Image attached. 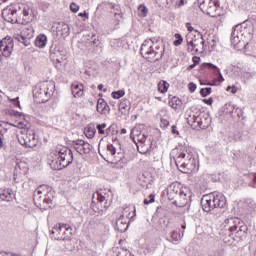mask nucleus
<instances>
[{
  "mask_svg": "<svg viewBox=\"0 0 256 256\" xmlns=\"http://www.w3.org/2000/svg\"><path fill=\"white\" fill-rule=\"evenodd\" d=\"M174 161L182 173L191 174L197 171V162L193 157V149L189 146H180L173 150Z\"/></svg>",
  "mask_w": 256,
  "mask_h": 256,
  "instance_id": "nucleus-1",
  "label": "nucleus"
},
{
  "mask_svg": "<svg viewBox=\"0 0 256 256\" xmlns=\"http://www.w3.org/2000/svg\"><path fill=\"white\" fill-rule=\"evenodd\" d=\"M48 163L51 169L61 171L73 163V151L66 146H59L49 153Z\"/></svg>",
  "mask_w": 256,
  "mask_h": 256,
  "instance_id": "nucleus-2",
  "label": "nucleus"
},
{
  "mask_svg": "<svg viewBox=\"0 0 256 256\" xmlns=\"http://www.w3.org/2000/svg\"><path fill=\"white\" fill-rule=\"evenodd\" d=\"M113 203V192L107 188H100L92 197L91 208L94 213H103Z\"/></svg>",
  "mask_w": 256,
  "mask_h": 256,
  "instance_id": "nucleus-3",
  "label": "nucleus"
},
{
  "mask_svg": "<svg viewBox=\"0 0 256 256\" xmlns=\"http://www.w3.org/2000/svg\"><path fill=\"white\" fill-rule=\"evenodd\" d=\"M140 53L147 61H159L165 53V47L160 42H153V40H145L141 46Z\"/></svg>",
  "mask_w": 256,
  "mask_h": 256,
  "instance_id": "nucleus-4",
  "label": "nucleus"
},
{
  "mask_svg": "<svg viewBox=\"0 0 256 256\" xmlns=\"http://www.w3.org/2000/svg\"><path fill=\"white\" fill-rule=\"evenodd\" d=\"M34 201L42 209H50L53 206V188L47 184L38 186L34 193Z\"/></svg>",
  "mask_w": 256,
  "mask_h": 256,
  "instance_id": "nucleus-5",
  "label": "nucleus"
},
{
  "mask_svg": "<svg viewBox=\"0 0 256 256\" xmlns=\"http://www.w3.org/2000/svg\"><path fill=\"white\" fill-rule=\"evenodd\" d=\"M55 91V84L50 81L40 82L33 89V97L36 103H47Z\"/></svg>",
  "mask_w": 256,
  "mask_h": 256,
  "instance_id": "nucleus-6",
  "label": "nucleus"
},
{
  "mask_svg": "<svg viewBox=\"0 0 256 256\" xmlns=\"http://www.w3.org/2000/svg\"><path fill=\"white\" fill-rule=\"evenodd\" d=\"M186 28L189 33L186 35V41L188 45V52L195 55V53H203L205 51V41L203 40V36L198 35L196 38L193 33V26L191 23H186Z\"/></svg>",
  "mask_w": 256,
  "mask_h": 256,
  "instance_id": "nucleus-7",
  "label": "nucleus"
},
{
  "mask_svg": "<svg viewBox=\"0 0 256 256\" xmlns=\"http://www.w3.org/2000/svg\"><path fill=\"white\" fill-rule=\"evenodd\" d=\"M224 229L236 237H243L247 232V226L237 217L226 219L224 221Z\"/></svg>",
  "mask_w": 256,
  "mask_h": 256,
  "instance_id": "nucleus-8",
  "label": "nucleus"
},
{
  "mask_svg": "<svg viewBox=\"0 0 256 256\" xmlns=\"http://www.w3.org/2000/svg\"><path fill=\"white\" fill-rule=\"evenodd\" d=\"M130 138L137 146L139 153H147V151L151 149V142L147 140V136L144 135L139 128L134 127L131 130Z\"/></svg>",
  "mask_w": 256,
  "mask_h": 256,
  "instance_id": "nucleus-9",
  "label": "nucleus"
},
{
  "mask_svg": "<svg viewBox=\"0 0 256 256\" xmlns=\"http://www.w3.org/2000/svg\"><path fill=\"white\" fill-rule=\"evenodd\" d=\"M199 8L210 17H221L219 0H199Z\"/></svg>",
  "mask_w": 256,
  "mask_h": 256,
  "instance_id": "nucleus-10",
  "label": "nucleus"
},
{
  "mask_svg": "<svg viewBox=\"0 0 256 256\" xmlns=\"http://www.w3.org/2000/svg\"><path fill=\"white\" fill-rule=\"evenodd\" d=\"M135 215V207L126 206L121 208V215L116 221V227L120 231H126L127 227H129L128 223L133 219Z\"/></svg>",
  "mask_w": 256,
  "mask_h": 256,
  "instance_id": "nucleus-11",
  "label": "nucleus"
},
{
  "mask_svg": "<svg viewBox=\"0 0 256 256\" xmlns=\"http://www.w3.org/2000/svg\"><path fill=\"white\" fill-rule=\"evenodd\" d=\"M18 142L22 147H37L38 140L35 137V132L33 130L22 129L17 135Z\"/></svg>",
  "mask_w": 256,
  "mask_h": 256,
  "instance_id": "nucleus-12",
  "label": "nucleus"
},
{
  "mask_svg": "<svg viewBox=\"0 0 256 256\" xmlns=\"http://www.w3.org/2000/svg\"><path fill=\"white\" fill-rule=\"evenodd\" d=\"M16 15H18V25H29L33 17V8L29 4H21L16 9Z\"/></svg>",
  "mask_w": 256,
  "mask_h": 256,
  "instance_id": "nucleus-13",
  "label": "nucleus"
},
{
  "mask_svg": "<svg viewBox=\"0 0 256 256\" xmlns=\"http://www.w3.org/2000/svg\"><path fill=\"white\" fill-rule=\"evenodd\" d=\"M187 121L192 127H199L200 129H206L209 125V119L205 118V114L203 112H193L189 115Z\"/></svg>",
  "mask_w": 256,
  "mask_h": 256,
  "instance_id": "nucleus-14",
  "label": "nucleus"
},
{
  "mask_svg": "<svg viewBox=\"0 0 256 256\" xmlns=\"http://www.w3.org/2000/svg\"><path fill=\"white\" fill-rule=\"evenodd\" d=\"M52 235L54 239L58 241H63L71 235V226L68 224H56L54 228L52 229Z\"/></svg>",
  "mask_w": 256,
  "mask_h": 256,
  "instance_id": "nucleus-15",
  "label": "nucleus"
},
{
  "mask_svg": "<svg viewBox=\"0 0 256 256\" xmlns=\"http://www.w3.org/2000/svg\"><path fill=\"white\" fill-rule=\"evenodd\" d=\"M96 131H98V135L100 137H112L113 141L117 139V135L119 133V130L115 128V126L110 125L107 127V123H101L96 125Z\"/></svg>",
  "mask_w": 256,
  "mask_h": 256,
  "instance_id": "nucleus-16",
  "label": "nucleus"
},
{
  "mask_svg": "<svg viewBox=\"0 0 256 256\" xmlns=\"http://www.w3.org/2000/svg\"><path fill=\"white\" fill-rule=\"evenodd\" d=\"M14 42L11 37H5L0 40V52L3 57H11L13 53Z\"/></svg>",
  "mask_w": 256,
  "mask_h": 256,
  "instance_id": "nucleus-17",
  "label": "nucleus"
},
{
  "mask_svg": "<svg viewBox=\"0 0 256 256\" xmlns=\"http://www.w3.org/2000/svg\"><path fill=\"white\" fill-rule=\"evenodd\" d=\"M27 171H29V166L27 165V162H18L14 171V181H16V183H19V181L23 179L24 175H27Z\"/></svg>",
  "mask_w": 256,
  "mask_h": 256,
  "instance_id": "nucleus-18",
  "label": "nucleus"
},
{
  "mask_svg": "<svg viewBox=\"0 0 256 256\" xmlns=\"http://www.w3.org/2000/svg\"><path fill=\"white\" fill-rule=\"evenodd\" d=\"M2 18L4 19V21H7V23H18L19 24L17 8H15V7L5 8L2 11Z\"/></svg>",
  "mask_w": 256,
  "mask_h": 256,
  "instance_id": "nucleus-19",
  "label": "nucleus"
},
{
  "mask_svg": "<svg viewBox=\"0 0 256 256\" xmlns=\"http://www.w3.org/2000/svg\"><path fill=\"white\" fill-rule=\"evenodd\" d=\"M203 67H205V69H210V71H212L214 75L218 76V79L214 80L212 83H209L208 85H221V83L225 81V78H223V75L221 74V70H219V68L215 64L204 63Z\"/></svg>",
  "mask_w": 256,
  "mask_h": 256,
  "instance_id": "nucleus-20",
  "label": "nucleus"
},
{
  "mask_svg": "<svg viewBox=\"0 0 256 256\" xmlns=\"http://www.w3.org/2000/svg\"><path fill=\"white\" fill-rule=\"evenodd\" d=\"M73 148L79 155H89L91 153V144L83 140H77L74 143Z\"/></svg>",
  "mask_w": 256,
  "mask_h": 256,
  "instance_id": "nucleus-21",
  "label": "nucleus"
},
{
  "mask_svg": "<svg viewBox=\"0 0 256 256\" xmlns=\"http://www.w3.org/2000/svg\"><path fill=\"white\" fill-rule=\"evenodd\" d=\"M201 205L203 211H205L206 213H209V211H213V209H215L213 194L204 195L201 200Z\"/></svg>",
  "mask_w": 256,
  "mask_h": 256,
  "instance_id": "nucleus-22",
  "label": "nucleus"
},
{
  "mask_svg": "<svg viewBox=\"0 0 256 256\" xmlns=\"http://www.w3.org/2000/svg\"><path fill=\"white\" fill-rule=\"evenodd\" d=\"M99 154L102 156V158L105 161H109L110 159H115V153H117V149L115 148V146H113V144H108L105 149L99 148Z\"/></svg>",
  "mask_w": 256,
  "mask_h": 256,
  "instance_id": "nucleus-23",
  "label": "nucleus"
},
{
  "mask_svg": "<svg viewBox=\"0 0 256 256\" xmlns=\"http://www.w3.org/2000/svg\"><path fill=\"white\" fill-rule=\"evenodd\" d=\"M181 191V184L175 182L169 185L167 189V196L170 201H174L176 197L182 193Z\"/></svg>",
  "mask_w": 256,
  "mask_h": 256,
  "instance_id": "nucleus-24",
  "label": "nucleus"
},
{
  "mask_svg": "<svg viewBox=\"0 0 256 256\" xmlns=\"http://www.w3.org/2000/svg\"><path fill=\"white\" fill-rule=\"evenodd\" d=\"M96 111L100 115H109V113H111V107H109V104H107L105 99L99 98L97 101Z\"/></svg>",
  "mask_w": 256,
  "mask_h": 256,
  "instance_id": "nucleus-25",
  "label": "nucleus"
},
{
  "mask_svg": "<svg viewBox=\"0 0 256 256\" xmlns=\"http://www.w3.org/2000/svg\"><path fill=\"white\" fill-rule=\"evenodd\" d=\"M71 93L75 98L83 97L85 94V86L82 83L74 82L71 85Z\"/></svg>",
  "mask_w": 256,
  "mask_h": 256,
  "instance_id": "nucleus-26",
  "label": "nucleus"
},
{
  "mask_svg": "<svg viewBox=\"0 0 256 256\" xmlns=\"http://www.w3.org/2000/svg\"><path fill=\"white\" fill-rule=\"evenodd\" d=\"M56 33L58 37H62V39H65V37H69L70 28L69 24L67 23H59L56 28Z\"/></svg>",
  "mask_w": 256,
  "mask_h": 256,
  "instance_id": "nucleus-27",
  "label": "nucleus"
},
{
  "mask_svg": "<svg viewBox=\"0 0 256 256\" xmlns=\"http://www.w3.org/2000/svg\"><path fill=\"white\" fill-rule=\"evenodd\" d=\"M212 200H214V207L223 209L227 205V199L223 194H212Z\"/></svg>",
  "mask_w": 256,
  "mask_h": 256,
  "instance_id": "nucleus-28",
  "label": "nucleus"
},
{
  "mask_svg": "<svg viewBox=\"0 0 256 256\" xmlns=\"http://www.w3.org/2000/svg\"><path fill=\"white\" fill-rule=\"evenodd\" d=\"M118 109L122 115H129L131 112V101L127 98L122 99L118 105Z\"/></svg>",
  "mask_w": 256,
  "mask_h": 256,
  "instance_id": "nucleus-29",
  "label": "nucleus"
},
{
  "mask_svg": "<svg viewBox=\"0 0 256 256\" xmlns=\"http://www.w3.org/2000/svg\"><path fill=\"white\" fill-rule=\"evenodd\" d=\"M173 201V204L176 205V207H185V205L189 203L187 194H185L184 192H180Z\"/></svg>",
  "mask_w": 256,
  "mask_h": 256,
  "instance_id": "nucleus-30",
  "label": "nucleus"
},
{
  "mask_svg": "<svg viewBox=\"0 0 256 256\" xmlns=\"http://www.w3.org/2000/svg\"><path fill=\"white\" fill-rule=\"evenodd\" d=\"M110 256H132L129 250L123 247H113Z\"/></svg>",
  "mask_w": 256,
  "mask_h": 256,
  "instance_id": "nucleus-31",
  "label": "nucleus"
},
{
  "mask_svg": "<svg viewBox=\"0 0 256 256\" xmlns=\"http://www.w3.org/2000/svg\"><path fill=\"white\" fill-rule=\"evenodd\" d=\"M35 45L43 49L47 45V36L45 34H39L35 39Z\"/></svg>",
  "mask_w": 256,
  "mask_h": 256,
  "instance_id": "nucleus-32",
  "label": "nucleus"
},
{
  "mask_svg": "<svg viewBox=\"0 0 256 256\" xmlns=\"http://www.w3.org/2000/svg\"><path fill=\"white\" fill-rule=\"evenodd\" d=\"M0 199L2 201H11L13 199V193H11L9 188L0 189Z\"/></svg>",
  "mask_w": 256,
  "mask_h": 256,
  "instance_id": "nucleus-33",
  "label": "nucleus"
},
{
  "mask_svg": "<svg viewBox=\"0 0 256 256\" xmlns=\"http://www.w3.org/2000/svg\"><path fill=\"white\" fill-rule=\"evenodd\" d=\"M95 133H97V128L94 125H88L84 129V135L87 139H93L95 137Z\"/></svg>",
  "mask_w": 256,
  "mask_h": 256,
  "instance_id": "nucleus-34",
  "label": "nucleus"
},
{
  "mask_svg": "<svg viewBox=\"0 0 256 256\" xmlns=\"http://www.w3.org/2000/svg\"><path fill=\"white\" fill-rule=\"evenodd\" d=\"M158 91L159 93H167V91H169V83H167V81L165 80H161L158 83Z\"/></svg>",
  "mask_w": 256,
  "mask_h": 256,
  "instance_id": "nucleus-35",
  "label": "nucleus"
},
{
  "mask_svg": "<svg viewBox=\"0 0 256 256\" xmlns=\"http://www.w3.org/2000/svg\"><path fill=\"white\" fill-rule=\"evenodd\" d=\"M138 15L139 17H147L149 15V9L145 4H141L138 6Z\"/></svg>",
  "mask_w": 256,
  "mask_h": 256,
  "instance_id": "nucleus-36",
  "label": "nucleus"
},
{
  "mask_svg": "<svg viewBox=\"0 0 256 256\" xmlns=\"http://www.w3.org/2000/svg\"><path fill=\"white\" fill-rule=\"evenodd\" d=\"M235 111V105L231 102H228L224 105V112L227 115H233V112Z\"/></svg>",
  "mask_w": 256,
  "mask_h": 256,
  "instance_id": "nucleus-37",
  "label": "nucleus"
},
{
  "mask_svg": "<svg viewBox=\"0 0 256 256\" xmlns=\"http://www.w3.org/2000/svg\"><path fill=\"white\" fill-rule=\"evenodd\" d=\"M169 105L172 107V109H177L179 105H181V100H179L177 97H172L169 100Z\"/></svg>",
  "mask_w": 256,
  "mask_h": 256,
  "instance_id": "nucleus-38",
  "label": "nucleus"
},
{
  "mask_svg": "<svg viewBox=\"0 0 256 256\" xmlns=\"http://www.w3.org/2000/svg\"><path fill=\"white\" fill-rule=\"evenodd\" d=\"M23 37H26V39H32L33 37V29L31 28H24L21 32Z\"/></svg>",
  "mask_w": 256,
  "mask_h": 256,
  "instance_id": "nucleus-39",
  "label": "nucleus"
},
{
  "mask_svg": "<svg viewBox=\"0 0 256 256\" xmlns=\"http://www.w3.org/2000/svg\"><path fill=\"white\" fill-rule=\"evenodd\" d=\"M174 37L176 40H174L173 45L175 47H179V45H181V43H183V36H181V34H179V33H176L174 35Z\"/></svg>",
  "mask_w": 256,
  "mask_h": 256,
  "instance_id": "nucleus-40",
  "label": "nucleus"
},
{
  "mask_svg": "<svg viewBox=\"0 0 256 256\" xmlns=\"http://www.w3.org/2000/svg\"><path fill=\"white\" fill-rule=\"evenodd\" d=\"M111 95L113 99H121L125 95V90L114 91Z\"/></svg>",
  "mask_w": 256,
  "mask_h": 256,
  "instance_id": "nucleus-41",
  "label": "nucleus"
},
{
  "mask_svg": "<svg viewBox=\"0 0 256 256\" xmlns=\"http://www.w3.org/2000/svg\"><path fill=\"white\" fill-rule=\"evenodd\" d=\"M211 91H212L211 88H201L200 95H201V97H207V96L211 95Z\"/></svg>",
  "mask_w": 256,
  "mask_h": 256,
  "instance_id": "nucleus-42",
  "label": "nucleus"
},
{
  "mask_svg": "<svg viewBox=\"0 0 256 256\" xmlns=\"http://www.w3.org/2000/svg\"><path fill=\"white\" fill-rule=\"evenodd\" d=\"M226 91L229 92L232 94V95H235L238 91H239V88L235 85H232V86H227L226 88Z\"/></svg>",
  "mask_w": 256,
  "mask_h": 256,
  "instance_id": "nucleus-43",
  "label": "nucleus"
},
{
  "mask_svg": "<svg viewBox=\"0 0 256 256\" xmlns=\"http://www.w3.org/2000/svg\"><path fill=\"white\" fill-rule=\"evenodd\" d=\"M70 11H72V13H77L79 11V5H77L75 2H72L70 4Z\"/></svg>",
  "mask_w": 256,
  "mask_h": 256,
  "instance_id": "nucleus-44",
  "label": "nucleus"
},
{
  "mask_svg": "<svg viewBox=\"0 0 256 256\" xmlns=\"http://www.w3.org/2000/svg\"><path fill=\"white\" fill-rule=\"evenodd\" d=\"M160 127H161L162 129H165V128L169 127V120H167V119H165V118H162V119L160 120Z\"/></svg>",
  "mask_w": 256,
  "mask_h": 256,
  "instance_id": "nucleus-45",
  "label": "nucleus"
},
{
  "mask_svg": "<svg viewBox=\"0 0 256 256\" xmlns=\"http://www.w3.org/2000/svg\"><path fill=\"white\" fill-rule=\"evenodd\" d=\"M188 90L190 91V93H195V91L197 90V84L190 82L188 84Z\"/></svg>",
  "mask_w": 256,
  "mask_h": 256,
  "instance_id": "nucleus-46",
  "label": "nucleus"
},
{
  "mask_svg": "<svg viewBox=\"0 0 256 256\" xmlns=\"http://www.w3.org/2000/svg\"><path fill=\"white\" fill-rule=\"evenodd\" d=\"M149 199H144V205H149L150 203H155V195L150 194Z\"/></svg>",
  "mask_w": 256,
  "mask_h": 256,
  "instance_id": "nucleus-47",
  "label": "nucleus"
},
{
  "mask_svg": "<svg viewBox=\"0 0 256 256\" xmlns=\"http://www.w3.org/2000/svg\"><path fill=\"white\" fill-rule=\"evenodd\" d=\"M192 61H193L194 65H192L190 67H195V65H199V63L201 61V57L193 56Z\"/></svg>",
  "mask_w": 256,
  "mask_h": 256,
  "instance_id": "nucleus-48",
  "label": "nucleus"
},
{
  "mask_svg": "<svg viewBox=\"0 0 256 256\" xmlns=\"http://www.w3.org/2000/svg\"><path fill=\"white\" fill-rule=\"evenodd\" d=\"M171 239H173V241H179V234L175 231H173L171 233Z\"/></svg>",
  "mask_w": 256,
  "mask_h": 256,
  "instance_id": "nucleus-49",
  "label": "nucleus"
},
{
  "mask_svg": "<svg viewBox=\"0 0 256 256\" xmlns=\"http://www.w3.org/2000/svg\"><path fill=\"white\" fill-rule=\"evenodd\" d=\"M205 105H213V97H210L208 99H203L202 100Z\"/></svg>",
  "mask_w": 256,
  "mask_h": 256,
  "instance_id": "nucleus-50",
  "label": "nucleus"
},
{
  "mask_svg": "<svg viewBox=\"0 0 256 256\" xmlns=\"http://www.w3.org/2000/svg\"><path fill=\"white\" fill-rule=\"evenodd\" d=\"M79 17H85V19H89V14L87 12H81L78 14Z\"/></svg>",
  "mask_w": 256,
  "mask_h": 256,
  "instance_id": "nucleus-51",
  "label": "nucleus"
},
{
  "mask_svg": "<svg viewBox=\"0 0 256 256\" xmlns=\"http://www.w3.org/2000/svg\"><path fill=\"white\" fill-rule=\"evenodd\" d=\"M103 87H104L103 84H99L98 85V91H103L104 93H107V88L103 89Z\"/></svg>",
  "mask_w": 256,
  "mask_h": 256,
  "instance_id": "nucleus-52",
  "label": "nucleus"
},
{
  "mask_svg": "<svg viewBox=\"0 0 256 256\" xmlns=\"http://www.w3.org/2000/svg\"><path fill=\"white\" fill-rule=\"evenodd\" d=\"M177 129V126H175V125H173L172 126V133L175 135V133L177 134V135H179V132L176 130Z\"/></svg>",
  "mask_w": 256,
  "mask_h": 256,
  "instance_id": "nucleus-53",
  "label": "nucleus"
},
{
  "mask_svg": "<svg viewBox=\"0 0 256 256\" xmlns=\"http://www.w3.org/2000/svg\"><path fill=\"white\" fill-rule=\"evenodd\" d=\"M3 147V134L0 133V149Z\"/></svg>",
  "mask_w": 256,
  "mask_h": 256,
  "instance_id": "nucleus-54",
  "label": "nucleus"
},
{
  "mask_svg": "<svg viewBox=\"0 0 256 256\" xmlns=\"http://www.w3.org/2000/svg\"><path fill=\"white\" fill-rule=\"evenodd\" d=\"M185 3H186L185 0H180L178 5H179V7H183V5H185Z\"/></svg>",
  "mask_w": 256,
  "mask_h": 256,
  "instance_id": "nucleus-55",
  "label": "nucleus"
},
{
  "mask_svg": "<svg viewBox=\"0 0 256 256\" xmlns=\"http://www.w3.org/2000/svg\"><path fill=\"white\" fill-rule=\"evenodd\" d=\"M121 135H125V133H127V129L125 128H122L121 131H120Z\"/></svg>",
  "mask_w": 256,
  "mask_h": 256,
  "instance_id": "nucleus-56",
  "label": "nucleus"
},
{
  "mask_svg": "<svg viewBox=\"0 0 256 256\" xmlns=\"http://www.w3.org/2000/svg\"><path fill=\"white\" fill-rule=\"evenodd\" d=\"M10 101H13V102L17 101V103H19V97H16L14 99H10Z\"/></svg>",
  "mask_w": 256,
  "mask_h": 256,
  "instance_id": "nucleus-57",
  "label": "nucleus"
},
{
  "mask_svg": "<svg viewBox=\"0 0 256 256\" xmlns=\"http://www.w3.org/2000/svg\"><path fill=\"white\" fill-rule=\"evenodd\" d=\"M3 101V92L0 90V103Z\"/></svg>",
  "mask_w": 256,
  "mask_h": 256,
  "instance_id": "nucleus-58",
  "label": "nucleus"
},
{
  "mask_svg": "<svg viewBox=\"0 0 256 256\" xmlns=\"http://www.w3.org/2000/svg\"><path fill=\"white\" fill-rule=\"evenodd\" d=\"M1 65H3V56H1V54H0V67H1Z\"/></svg>",
  "mask_w": 256,
  "mask_h": 256,
  "instance_id": "nucleus-59",
  "label": "nucleus"
},
{
  "mask_svg": "<svg viewBox=\"0 0 256 256\" xmlns=\"http://www.w3.org/2000/svg\"><path fill=\"white\" fill-rule=\"evenodd\" d=\"M171 3H173V0H166V4H167V5H169V4H171Z\"/></svg>",
  "mask_w": 256,
  "mask_h": 256,
  "instance_id": "nucleus-60",
  "label": "nucleus"
},
{
  "mask_svg": "<svg viewBox=\"0 0 256 256\" xmlns=\"http://www.w3.org/2000/svg\"><path fill=\"white\" fill-rule=\"evenodd\" d=\"M253 181L256 183V172L253 174Z\"/></svg>",
  "mask_w": 256,
  "mask_h": 256,
  "instance_id": "nucleus-61",
  "label": "nucleus"
},
{
  "mask_svg": "<svg viewBox=\"0 0 256 256\" xmlns=\"http://www.w3.org/2000/svg\"><path fill=\"white\" fill-rule=\"evenodd\" d=\"M182 229H187V225L184 223L181 225Z\"/></svg>",
  "mask_w": 256,
  "mask_h": 256,
  "instance_id": "nucleus-62",
  "label": "nucleus"
},
{
  "mask_svg": "<svg viewBox=\"0 0 256 256\" xmlns=\"http://www.w3.org/2000/svg\"><path fill=\"white\" fill-rule=\"evenodd\" d=\"M200 85H207L203 80H200Z\"/></svg>",
  "mask_w": 256,
  "mask_h": 256,
  "instance_id": "nucleus-63",
  "label": "nucleus"
},
{
  "mask_svg": "<svg viewBox=\"0 0 256 256\" xmlns=\"http://www.w3.org/2000/svg\"><path fill=\"white\" fill-rule=\"evenodd\" d=\"M232 41L233 43H237V39L235 37L232 39Z\"/></svg>",
  "mask_w": 256,
  "mask_h": 256,
  "instance_id": "nucleus-64",
  "label": "nucleus"
}]
</instances>
